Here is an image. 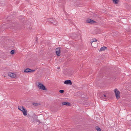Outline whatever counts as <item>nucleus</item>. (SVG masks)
I'll use <instances>...</instances> for the list:
<instances>
[{
    "label": "nucleus",
    "instance_id": "nucleus-17",
    "mask_svg": "<svg viewBox=\"0 0 131 131\" xmlns=\"http://www.w3.org/2000/svg\"><path fill=\"white\" fill-rule=\"evenodd\" d=\"M119 1V0H113V3L116 4H117Z\"/></svg>",
    "mask_w": 131,
    "mask_h": 131
},
{
    "label": "nucleus",
    "instance_id": "nucleus-1",
    "mask_svg": "<svg viewBox=\"0 0 131 131\" xmlns=\"http://www.w3.org/2000/svg\"><path fill=\"white\" fill-rule=\"evenodd\" d=\"M18 108L19 110L22 112L24 116H25L27 115V111L26 109L23 106H18Z\"/></svg>",
    "mask_w": 131,
    "mask_h": 131
},
{
    "label": "nucleus",
    "instance_id": "nucleus-12",
    "mask_svg": "<svg viewBox=\"0 0 131 131\" xmlns=\"http://www.w3.org/2000/svg\"><path fill=\"white\" fill-rule=\"evenodd\" d=\"M49 21L50 22V23L52 24H53L54 25H56L57 24L58 22L57 21H55L54 20H49Z\"/></svg>",
    "mask_w": 131,
    "mask_h": 131
},
{
    "label": "nucleus",
    "instance_id": "nucleus-18",
    "mask_svg": "<svg viewBox=\"0 0 131 131\" xmlns=\"http://www.w3.org/2000/svg\"><path fill=\"white\" fill-rule=\"evenodd\" d=\"M10 53L12 54H13L14 53V51L13 50H12L10 52Z\"/></svg>",
    "mask_w": 131,
    "mask_h": 131
},
{
    "label": "nucleus",
    "instance_id": "nucleus-23",
    "mask_svg": "<svg viewBox=\"0 0 131 131\" xmlns=\"http://www.w3.org/2000/svg\"><path fill=\"white\" fill-rule=\"evenodd\" d=\"M51 20V19H50V20Z\"/></svg>",
    "mask_w": 131,
    "mask_h": 131
},
{
    "label": "nucleus",
    "instance_id": "nucleus-4",
    "mask_svg": "<svg viewBox=\"0 0 131 131\" xmlns=\"http://www.w3.org/2000/svg\"><path fill=\"white\" fill-rule=\"evenodd\" d=\"M97 40L96 39H94L92 40V41L91 42L92 46L93 47H95L97 46V43L96 42Z\"/></svg>",
    "mask_w": 131,
    "mask_h": 131
},
{
    "label": "nucleus",
    "instance_id": "nucleus-6",
    "mask_svg": "<svg viewBox=\"0 0 131 131\" xmlns=\"http://www.w3.org/2000/svg\"><path fill=\"white\" fill-rule=\"evenodd\" d=\"M70 36L73 39H74L75 38H76L78 37V35L76 33H74L71 34L70 35Z\"/></svg>",
    "mask_w": 131,
    "mask_h": 131
},
{
    "label": "nucleus",
    "instance_id": "nucleus-14",
    "mask_svg": "<svg viewBox=\"0 0 131 131\" xmlns=\"http://www.w3.org/2000/svg\"><path fill=\"white\" fill-rule=\"evenodd\" d=\"M30 71H31L30 69H29V68H27L24 70V72H26V73H28V72H30Z\"/></svg>",
    "mask_w": 131,
    "mask_h": 131
},
{
    "label": "nucleus",
    "instance_id": "nucleus-5",
    "mask_svg": "<svg viewBox=\"0 0 131 131\" xmlns=\"http://www.w3.org/2000/svg\"><path fill=\"white\" fill-rule=\"evenodd\" d=\"M100 97L102 100L105 101H106V100L108 98V96L105 94L102 95L100 96Z\"/></svg>",
    "mask_w": 131,
    "mask_h": 131
},
{
    "label": "nucleus",
    "instance_id": "nucleus-11",
    "mask_svg": "<svg viewBox=\"0 0 131 131\" xmlns=\"http://www.w3.org/2000/svg\"><path fill=\"white\" fill-rule=\"evenodd\" d=\"M62 104L64 105L68 106H70L71 105L70 103L68 102H63L62 103Z\"/></svg>",
    "mask_w": 131,
    "mask_h": 131
},
{
    "label": "nucleus",
    "instance_id": "nucleus-21",
    "mask_svg": "<svg viewBox=\"0 0 131 131\" xmlns=\"http://www.w3.org/2000/svg\"><path fill=\"white\" fill-rule=\"evenodd\" d=\"M58 69H60V68H59V67H58Z\"/></svg>",
    "mask_w": 131,
    "mask_h": 131
},
{
    "label": "nucleus",
    "instance_id": "nucleus-15",
    "mask_svg": "<svg viewBox=\"0 0 131 131\" xmlns=\"http://www.w3.org/2000/svg\"><path fill=\"white\" fill-rule=\"evenodd\" d=\"M107 49L106 47H101L100 48V51H104V50H105V49Z\"/></svg>",
    "mask_w": 131,
    "mask_h": 131
},
{
    "label": "nucleus",
    "instance_id": "nucleus-20",
    "mask_svg": "<svg viewBox=\"0 0 131 131\" xmlns=\"http://www.w3.org/2000/svg\"><path fill=\"white\" fill-rule=\"evenodd\" d=\"M35 71V70H31V71H30V72H34Z\"/></svg>",
    "mask_w": 131,
    "mask_h": 131
},
{
    "label": "nucleus",
    "instance_id": "nucleus-16",
    "mask_svg": "<svg viewBox=\"0 0 131 131\" xmlns=\"http://www.w3.org/2000/svg\"><path fill=\"white\" fill-rule=\"evenodd\" d=\"M95 129L97 131H102L100 128L98 126H96L95 127Z\"/></svg>",
    "mask_w": 131,
    "mask_h": 131
},
{
    "label": "nucleus",
    "instance_id": "nucleus-8",
    "mask_svg": "<svg viewBox=\"0 0 131 131\" xmlns=\"http://www.w3.org/2000/svg\"><path fill=\"white\" fill-rule=\"evenodd\" d=\"M86 22L88 23L92 24L95 22V21L91 19H88L86 21Z\"/></svg>",
    "mask_w": 131,
    "mask_h": 131
},
{
    "label": "nucleus",
    "instance_id": "nucleus-2",
    "mask_svg": "<svg viewBox=\"0 0 131 131\" xmlns=\"http://www.w3.org/2000/svg\"><path fill=\"white\" fill-rule=\"evenodd\" d=\"M37 86L38 88L39 89L43 90H47L46 88H45V86L43 85L40 83L39 82L38 83Z\"/></svg>",
    "mask_w": 131,
    "mask_h": 131
},
{
    "label": "nucleus",
    "instance_id": "nucleus-19",
    "mask_svg": "<svg viewBox=\"0 0 131 131\" xmlns=\"http://www.w3.org/2000/svg\"><path fill=\"white\" fill-rule=\"evenodd\" d=\"M59 92L61 93H63L64 92V91L63 90H61L59 91Z\"/></svg>",
    "mask_w": 131,
    "mask_h": 131
},
{
    "label": "nucleus",
    "instance_id": "nucleus-22",
    "mask_svg": "<svg viewBox=\"0 0 131 131\" xmlns=\"http://www.w3.org/2000/svg\"><path fill=\"white\" fill-rule=\"evenodd\" d=\"M94 45H96V44H95V43H94Z\"/></svg>",
    "mask_w": 131,
    "mask_h": 131
},
{
    "label": "nucleus",
    "instance_id": "nucleus-13",
    "mask_svg": "<svg viewBox=\"0 0 131 131\" xmlns=\"http://www.w3.org/2000/svg\"><path fill=\"white\" fill-rule=\"evenodd\" d=\"M32 104L34 106H37L40 105L39 103H33Z\"/></svg>",
    "mask_w": 131,
    "mask_h": 131
},
{
    "label": "nucleus",
    "instance_id": "nucleus-10",
    "mask_svg": "<svg viewBox=\"0 0 131 131\" xmlns=\"http://www.w3.org/2000/svg\"><path fill=\"white\" fill-rule=\"evenodd\" d=\"M56 51L57 55L58 56H59L60 55V48H57L56 49Z\"/></svg>",
    "mask_w": 131,
    "mask_h": 131
},
{
    "label": "nucleus",
    "instance_id": "nucleus-9",
    "mask_svg": "<svg viewBox=\"0 0 131 131\" xmlns=\"http://www.w3.org/2000/svg\"><path fill=\"white\" fill-rule=\"evenodd\" d=\"M64 83L66 84H69L70 85H71L72 84L71 81L70 80H66L64 82Z\"/></svg>",
    "mask_w": 131,
    "mask_h": 131
},
{
    "label": "nucleus",
    "instance_id": "nucleus-7",
    "mask_svg": "<svg viewBox=\"0 0 131 131\" xmlns=\"http://www.w3.org/2000/svg\"><path fill=\"white\" fill-rule=\"evenodd\" d=\"M8 75L9 76L13 78H15L16 77V74L14 73L11 72L9 73L8 74Z\"/></svg>",
    "mask_w": 131,
    "mask_h": 131
},
{
    "label": "nucleus",
    "instance_id": "nucleus-3",
    "mask_svg": "<svg viewBox=\"0 0 131 131\" xmlns=\"http://www.w3.org/2000/svg\"><path fill=\"white\" fill-rule=\"evenodd\" d=\"M114 92L115 94L116 97L117 99H118L120 97V92L117 89L114 90Z\"/></svg>",
    "mask_w": 131,
    "mask_h": 131
}]
</instances>
